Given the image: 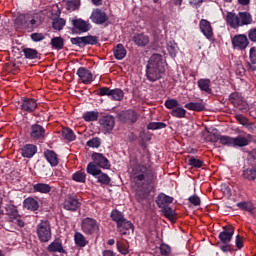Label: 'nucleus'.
I'll return each mask as SVG.
<instances>
[{"label":"nucleus","mask_w":256,"mask_h":256,"mask_svg":"<svg viewBox=\"0 0 256 256\" xmlns=\"http://www.w3.org/2000/svg\"><path fill=\"white\" fill-rule=\"evenodd\" d=\"M84 45H96L97 37L95 36H84Z\"/></svg>","instance_id":"nucleus-54"},{"label":"nucleus","mask_w":256,"mask_h":256,"mask_svg":"<svg viewBox=\"0 0 256 256\" xmlns=\"http://www.w3.org/2000/svg\"><path fill=\"white\" fill-rule=\"evenodd\" d=\"M98 117H99V113L95 111L86 112L83 114V119L88 122L97 121Z\"/></svg>","instance_id":"nucleus-45"},{"label":"nucleus","mask_w":256,"mask_h":256,"mask_svg":"<svg viewBox=\"0 0 256 256\" xmlns=\"http://www.w3.org/2000/svg\"><path fill=\"white\" fill-rule=\"evenodd\" d=\"M6 215L8 217V220L11 223H15V220L17 219L19 212L17 211V207L13 205L6 206Z\"/></svg>","instance_id":"nucleus-26"},{"label":"nucleus","mask_w":256,"mask_h":256,"mask_svg":"<svg viewBox=\"0 0 256 256\" xmlns=\"http://www.w3.org/2000/svg\"><path fill=\"white\" fill-rule=\"evenodd\" d=\"M99 125L103 131V133H111L115 128V117L111 115L103 116L99 119Z\"/></svg>","instance_id":"nucleus-12"},{"label":"nucleus","mask_w":256,"mask_h":256,"mask_svg":"<svg viewBox=\"0 0 256 256\" xmlns=\"http://www.w3.org/2000/svg\"><path fill=\"white\" fill-rule=\"evenodd\" d=\"M90 20L92 23H95V25H103L109 21V16L105 11L95 8L90 15Z\"/></svg>","instance_id":"nucleus-11"},{"label":"nucleus","mask_w":256,"mask_h":256,"mask_svg":"<svg viewBox=\"0 0 256 256\" xmlns=\"http://www.w3.org/2000/svg\"><path fill=\"white\" fill-rule=\"evenodd\" d=\"M219 141L221 145H225L226 147H234V138L231 136H219Z\"/></svg>","instance_id":"nucleus-42"},{"label":"nucleus","mask_w":256,"mask_h":256,"mask_svg":"<svg viewBox=\"0 0 256 256\" xmlns=\"http://www.w3.org/2000/svg\"><path fill=\"white\" fill-rule=\"evenodd\" d=\"M185 109H188V111H204L205 104L201 102H190L185 104Z\"/></svg>","instance_id":"nucleus-33"},{"label":"nucleus","mask_w":256,"mask_h":256,"mask_svg":"<svg viewBox=\"0 0 256 256\" xmlns=\"http://www.w3.org/2000/svg\"><path fill=\"white\" fill-rule=\"evenodd\" d=\"M30 137L32 139H43V137H45V128L39 124L32 125Z\"/></svg>","instance_id":"nucleus-22"},{"label":"nucleus","mask_w":256,"mask_h":256,"mask_svg":"<svg viewBox=\"0 0 256 256\" xmlns=\"http://www.w3.org/2000/svg\"><path fill=\"white\" fill-rule=\"evenodd\" d=\"M134 182L138 185V190L143 191V185H149L155 179L153 171L149 170L145 165H138L133 169Z\"/></svg>","instance_id":"nucleus-2"},{"label":"nucleus","mask_w":256,"mask_h":256,"mask_svg":"<svg viewBox=\"0 0 256 256\" xmlns=\"http://www.w3.org/2000/svg\"><path fill=\"white\" fill-rule=\"evenodd\" d=\"M51 189H53V187L47 183H37L33 185L34 193H42L47 195L48 193H51Z\"/></svg>","instance_id":"nucleus-25"},{"label":"nucleus","mask_w":256,"mask_h":256,"mask_svg":"<svg viewBox=\"0 0 256 256\" xmlns=\"http://www.w3.org/2000/svg\"><path fill=\"white\" fill-rule=\"evenodd\" d=\"M81 229L85 235H93L99 232V223L93 218H85L82 220Z\"/></svg>","instance_id":"nucleus-8"},{"label":"nucleus","mask_w":256,"mask_h":256,"mask_svg":"<svg viewBox=\"0 0 256 256\" xmlns=\"http://www.w3.org/2000/svg\"><path fill=\"white\" fill-rule=\"evenodd\" d=\"M235 243L238 249H243V238H241V236H236Z\"/></svg>","instance_id":"nucleus-61"},{"label":"nucleus","mask_w":256,"mask_h":256,"mask_svg":"<svg viewBox=\"0 0 256 256\" xmlns=\"http://www.w3.org/2000/svg\"><path fill=\"white\" fill-rule=\"evenodd\" d=\"M71 24L76 29V31H79L80 33H87L89 29H91V24L89 21H85L81 18H75L71 20Z\"/></svg>","instance_id":"nucleus-16"},{"label":"nucleus","mask_w":256,"mask_h":256,"mask_svg":"<svg viewBox=\"0 0 256 256\" xmlns=\"http://www.w3.org/2000/svg\"><path fill=\"white\" fill-rule=\"evenodd\" d=\"M124 117L126 121H130V123L137 122V119H139V116L137 115V112L133 110H128L124 113Z\"/></svg>","instance_id":"nucleus-44"},{"label":"nucleus","mask_w":256,"mask_h":256,"mask_svg":"<svg viewBox=\"0 0 256 256\" xmlns=\"http://www.w3.org/2000/svg\"><path fill=\"white\" fill-rule=\"evenodd\" d=\"M72 179L76 181V183H85L87 174H85L84 171H77L72 175Z\"/></svg>","instance_id":"nucleus-39"},{"label":"nucleus","mask_w":256,"mask_h":256,"mask_svg":"<svg viewBox=\"0 0 256 256\" xmlns=\"http://www.w3.org/2000/svg\"><path fill=\"white\" fill-rule=\"evenodd\" d=\"M252 139L253 136L251 134L238 135L234 138V147H247Z\"/></svg>","instance_id":"nucleus-20"},{"label":"nucleus","mask_w":256,"mask_h":256,"mask_svg":"<svg viewBox=\"0 0 256 256\" xmlns=\"http://www.w3.org/2000/svg\"><path fill=\"white\" fill-rule=\"evenodd\" d=\"M81 7V0H66L65 8L67 11H77Z\"/></svg>","instance_id":"nucleus-34"},{"label":"nucleus","mask_w":256,"mask_h":256,"mask_svg":"<svg viewBox=\"0 0 256 256\" xmlns=\"http://www.w3.org/2000/svg\"><path fill=\"white\" fill-rule=\"evenodd\" d=\"M79 207H81V202H79L77 196H67L65 198L63 208L66 211H77Z\"/></svg>","instance_id":"nucleus-14"},{"label":"nucleus","mask_w":256,"mask_h":256,"mask_svg":"<svg viewBox=\"0 0 256 256\" xmlns=\"http://www.w3.org/2000/svg\"><path fill=\"white\" fill-rule=\"evenodd\" d=\"M23 205L25 209H28V211H37L39 209V202L34 198H26L23 202Z\"/></svg>","instance_id":"nucleus-27"},{"label":"nucleus","mask_w":256,"mask_h":256,"mask_svg":"<svg viewBox=\"0 0 256 256\" xmlns=\"http://www.w3.org/2000/svg\"><path fill=\"white\" fill-rule=\"evenodd\" d=\"M240 209H244L245 211H253V206L246 202H240L237 204Z\"/></svg>","instance_id":"nucleus-58"},{"label":"nucleus","mask_w":256,"mask_h":256,"mask_svg":"<svg viewBox=\"0 0 256 256\" xmlns=\"http://www.w3.org/2000/svg\"><path fill=\"white\" fill-rule=\"evenodd\" d=\"M47 250L49 253H65V249H63V244L61 242L54 241L48 247Z\"/></svg>","instance_id":"nucleus-32"},{"label":"nucleus","mask_w":256,"mask_h":256,"mask_svg":"<svg viewBox=\"0 0 256 256\" xmlns=\"http://www.w3.org/2000/svg\"><path fill=\"white\" fill-rule=\"evenodd\" d=\"M156 203L160 209L169 207V205H171V203H173V197L167 196V195L161 193L158 195Z\"/></svg>","instance_id":"nucleus-23"},{"label":"nucleus","mask_w":256,"mask_h":256,"mask_svg":"<svg viewBox=\"0 0 256 256\" xmlns=\"http://www.w3.org/2000/svg\"><path fill=\"white\" fill-rule=\"evenodd\" d=\"M100 95L101 96H107L110 97L112 101H123V97H125V93L123 90L119 88L110 89L108 87H103L100 89Z\"/></svg>","instance_id":"nucleus-9"},{"label":"nucleus","mask_w":256,"mask_h":256,"mask_svg":"<svg viewBox=\"0 0 256 256\" xmlns=\"http://www.w3.org/2000/svg\"><path fill=\"white\" fill-rule=\"evenodd\" d=\"M44 157L51 167H57L59 165V158L57 157V153L53 150H46L44 152Z\"/></svg>","instance_id":"nucleus-24"},{"label":"nucleus","mask_w":256,"mask_h":256,"mask_svg":"<svg viewBox=\"0 0 256 256\" xmlns=\"http://www.w3.org/2000/svg\"><path fill=\"white\" fill-rule=\"evenodd\" d=\"M165 73V63L163 62V56L159 54H153L147 64L146 77L148 81L152 83L159 81Z\"/></svg>","instance_id":"nucleus-1"},{"label":"nucleus","mask_w":256,"mask_h":256,"mask_svg":"<svg viewBox=\"0 0 256 256\" xmlns=\"http://www.w3.org/2000/svg\"><path fill=\"white\" fill-rule=\"evenodd\" d=\"M87 173L97 179V183H100V185H109L111 183L109 175L103 173L95 164L89 163L87 165Z\"/></svg>","instance_id":"nucleus-7"},{"label":"nucleus","mask_w":256,"mask_h":256,"mask_svg":"<svg viewBox=\"0 0 256 256\" xmlns=\"http://www.w3.org/2000/svg\"><path fill=\"white\" fill-rule=\"evenodd\" d=\"M111 218L117 224V229L120 235H129V233H133L134 231L133 223L125 219V216H123V213H121L118 210H113L111 212Z\"/></svg>","instance_id":"nucleus-5"},{"label":"nucleus","mask_w":256,"mask_h":256,"mask_svg":"<svg viewBox=\"0 0 256 256\" xmlns=\"http://www.w3.org/2000/svg\"><path fill=\"white\" fill-rule=\"evenodd\" d=\"M132 41L137 47H147V45H149V37L144 33L134 34Z\"/></svg>","instance_id":"nucleus-21"},{"label":"nucleus","mask_w":256,"mask_h":256,"mask_svg":"<svg viewBox=\"0 0 256 256\" xmlns=\"http://www.w3.org/2000/svg\"><path fill=\"white\" fill-rule=\"evenodd\" d=\"M235 118L238 121V123H240V125H243L244 127H246V129H248V131H253L255 129V125H253V123H251L249 121V119H247L245 116H243L241 114H236Z\"/></svg>","instance_id":"nucleus-28"},{"label":"nucleus","mask_w":256,"mask_h":256,"mask_svg":"<svg viewBox=\"0 0 256 256\" xmlns=\"http://www.w3.org/2000/svg\"><path fill=\"white\" fill-rule=\"evenodd\" d=\"M36 234L41 243H48V241H51V223L47 220H42L36 226Z\"/></svg>","instance_id":"nucleus-6"},{"label":"nucleus","mask_w":256,"mask_h":256,"mask_svg":"<svg viewBox=\"0 0 256 256\" xmlns=\"http://www.w3.org/2000/svg\"><path fill=\"white\" fill-rule=\"evenodd\" d=\"M172 117H176V119H183L187 115V110H185L183 107L177 106L174 110L170 113Z\"/></svg>","instance_id":"nucleus-37"},{"label":"nucleus","mask_w":256,"mask_h":256,"mask_svg":"<svg viewBox=\"0 0 256 256\" xmlns=\"http://www.w3.org/2000/svg\"><path fill=\"white\" fill-rule=\"evenodd\" d=\"M251 157H252V165L253 167H256V149L252 150Z\"/></svg>","instance_id":"nucleus-63"},{"label":"nucleus","mask_w":256,"mask_h":256,"mask_svg":"<svg viewBox=\"0 0 256 256\" xmlns=\"http://www.w3.org/2000/svg\"><path fill=\"white\" fill-rule=\"evenodd\" d=\"M235 233V228L232 226H224L223 231L219 234V239L223 245H229L231 243V239H233V235Z\"/></svg>","instance_id":"nucleus-15"},{"label":"nucleus","mask_w":256,"mask_h":256,"mask_svg":"<svg viewBox=\"0 0 256 256\" xmlns=\"http://www.w3.org/2000/svg\"><path fill=\"white\" fill-rule=\"evenodd\" d=\"M77 75L82 83L84 85H89L93 83V73L91 71L87 70V68L80 67L77 70Z\"/></svg>","instance_id":"nucleus-17"},{"label":"nucleus","mask_w":256,"mask_h":256,"mask_svg":"<svg viewBox=\"0 0 256 256\" xmlns=\"http://www.w3.org/2000/svg\"><path fill=\"white\" fill-rule=\"evenodd\" d=\"M88 147H93L95 149L101 147V139L99 138H92L87 142Z\"/></svg>","instance_id":"nucleus-52"},{"label":"nucleus","mask_w":256,"mask_h":256,"mask_svg":"<svg viewBox=\"0 0 256 256\" xmlns=\"http://www.w3.org/2000/svg\"><path fill=\"white\" fill-rule=\"evenodd\" d=\"M35 153H37V146H35L33 144L25 145L22 148V155L24 157H27L28 159H31V157H33V155H35Z\"/></svg>","instance_id":"nucleus-30"},{"label":"nucleus","mask_w":256,"mask_h":256,"mask_svg":"<svg viewBox=\"0 0 256 256\" xmlns=\"http://www.w3.org/2000/svg\"><path fill=\"white\" fill-rule=\"evenodd\" d=\"M160 253L163 256H169L171 255V247L167 244H161L160 245Z\"/></svg>","instance_id":"nucleus-53"},{"label":"nucleus","mask_w":256,"mask_h":256,"mask_svg":"<svg viewBox=\"0 0 256 256\" xmlns=\"http://www.w3.org/2000/svg\"><path fill=\"white\" fill-rule=\"evenodd\" d=\"M220 249L224 253H227V252L231 251V246L229 244H224V245L220 246Z\"/></svg>","instance_id":"nucleus-62"},{"label":"nucleus","mask_w":256,"mask_h":256,"mask_svg":"<svg viewBox=\"0 0 256 256\" xmlns=\"http://www.w3.org/2000/svg\"><path fill=\"white\" fill-rule=\"evenodd\" d=\"M51 45L53 49H57V51H60V49H63V46L65 45V43L63 42V38L54 37L51 39Z\"/></svg>","instance_id":"nucleus-40"},{"label":"nucleus","mask_w":256,"mask_h":256,"mask_svg":"<svg viewBox=\"0 0 256 256\" xmlns=\"http://www.w3.org/2000/svg\"><path fill=\"white\" fill-rule=\"evenodd\" d=\"M167 51L171 57H177V53H179V46L175 41H170L167 44Z\"/></svg>","instance_id":"nucleus-36"},{"label":"nucleus","mask_w":256,"mask_h":256,"mask_svg":"<svg viewBox=\"0 0 256 256\" xmlns=\"http://www.w3.org/2000/svg\"><path fill=\"white\" fill-rule=\"evenodd\" d=\"M188 165H190V167L200 169V167H203V162L195 157H190L188 160Z\"/></svg>","instance_id":"nucleus-50"},{"label":"nucleus","mask_w":256,"mask_h":256,"mask_svg":"<svg viewBox=\"0 0 256 256\" xmlns=\"http://www.w3.org/2000/svg\"><path fill=\"white\" fill-rule=\"evenodd\" d=\"M21 111L26 113H33L37 109V101L33 98L23 99L20 105Z\"/></svg>","instance_id":"nucleus-18"},{"label":"nucleus","mask_w":256,"mask_h":256,"mask_svg":"<svg viewBox=\"0 0 256 256\" xmlns=\"http://www.w3.org/2000/svg\"><path fill=\"white\" fill-rule=\"evenodd\" d=\"M71 43L72 45H78V47H82V45H85L83 37L71 38Z\"/></svg>","instance_id":"nucleus-57"},{"label":"nucleus","mask_w":256,"mask_h":256,"mask_svg":"<svg viewBox=\"0 0 256 256\" xmlns=\"http://www.w3.org/2000/svg\"><path fill=\"white\" fill-rule=\"evenodd\" d=\"M102 255L103 256H116L115 252H113L112 250H104Z\"/></svg>","instance_id":"nucleus-64"},{"label":"nucleus","mask_w":256,"mask_h":256,"mask_svg":"<svg viewBox=\"0 0 256 256\" xmlns=\"http://www.w3.org/2000/svg\"><path fill=\"white\" fill-rule=\"evenodd\" d=\"M30 37L35 43H39V41H43V39H45V35L43 33H32Z\"/></svg>","instance_id":"nucleus-55"},{"label":"nucleus","mask_w":256,"mask_h":256,"mask_svg":"<svg viewBox=\"0 0 256 256\" xmlns=\"http://www.w3.org/2000/svg\"><path fill=\"white\" fill-rule=\"evenodd\" d=\"M232 47L238 51H243L249 47V39L245 34H237L232 38Z\"/></svg>","instance_id":"nucleus-10"},{"label":"nucleus","mask_w":256,"mask_h":256,"mask_svg":"<svg viewBox=\"0 0 256 256\" xmlns=\"http://www.w3.org/2000/svg\"><path fill=\"white\" fill-rule=\"evenodd\" d=\"M15 23L20 29H26V31H33L41 25V15L38 13L24 14L16 18Z\"/></svg>","instance_id":"nucleus-4"},{"label":"nucleus","mask_w":256,"mask_h":256,"mask_svg":"<svg viewBox=\"0 0 256 256\" xmlns=\"http://www.w3.org/2000/svg\"><path fill=\"white\" fill-rule=\"evenodd\" d=\"M117 249L119 251V253H121V255H127L129 253V246H127V244L118 241L116 243Z\"/></svg>","instance_id":"nucleus-48"},{"label":"nucleus","mask_w":256,"mask_h":256,"mask_svg":"<svg viewBox=\"0 0 256 256\" xmlns=\"http://www.w3.org/2000/svg\"><path fill=\"white\" fill-rule=\"evenodd\" d=\"M165 127H167V124L163 122H151L148 124L147 129L155 131L157 129H165Z\"/></svg>","instance_id":"nucleus-46"},{"label":"nucleus","mask_w":256,"mask_h":256,"mask_svg":"<svg viewBox=\"0 0 256 256\" xmlns=\"http://www.w3.org/2000/svg\"><path fill=\"white\" fill-rule=\"evenodd\" d=\"M199 28L206 39H211V37H213V27H211L210 21H207L206 19L200 20Z\"/></svg>","instance_id":"nucleus-19"},{"label":"nucleus","mask_w":256,"mask_h":256,"mask_svg":"<svg viewBox=\"0 0 256 256\" xmlns=\"http://www.w3.org/2000/svg\"><path fill=\"white\" fill-rule=\"evenodd\" d=\"M198 87L204 93H211V80L209 78H201L198 80Z\"/></svg>","instance_id":"nucleus-29"},{"label":"nucleus","mask_w":256,"mask_h":256,"mask_svg":"<svg viewBox=\"0 0 256 256\" xmlns=\"http://www.w3.org/2000/svg\"><path fill=\"white\" fill-rule=\"evenodd\" d=\"M165 107L166 109H171L173 111L179 107V101H177V99H168L165 101Z\"/></svg>","instance_id":"nucleus-49"},{"label":"nucleus","mask_w":256,"mask_h":256,"mask_svg":"<svg viewBox=\"0 0 256 256\" xmlns=\"http://www.w3.org/2000/svg\"><path fill=\"white\" fill-rule=\"evenodd\" d=\"M249 57L252 65H256V47L250 48Z\"/></svg>","instance_id":"nucleus-56"},{"label":"nucleus","mask_w":256,"mask_h":256,"mask_svg":"<svg viewBox=\"0 0 256 256\" xmlns=\"http://www.w3.org/2000/svg\"><path fill=\"white\" fill-rule=\"evenodd\" d=\"M244 179L248 181H255L256 179V169L255 168H247L243 171Z\"/></svg>","instance_id":"nucleus-38"},{"label":"nucleus","mask_w":256,"mask_h":256,"mask_svg":"<svg viewBox=\"0 0 256 256\" xmlns=\"http://www.w3.org/2000/svg\"><path fill=\"white\" fill-rule=\"evenodd\" d=\"M74 240L78 247H85L87 245V239H85V236L81 232L74 234Z\"/></svg>","instance_id":"nucleus-35"},{"label":"nucleus","mask_w":256,"mask_h":256,"mask_svg":"<svg viewBox=\"0 0 256 256\" xmlns=\"http://www.w3.org/2000/svg\"><path fill=\"white\" fill-rule=\"evenodd\" d=\"M92 159L93 162L90 163H92L98 168L100 167L101 169H109V167H111V164H109V160L107 159V157H105L101 153H93Z\"/></svg>","instance_id":"nucleus-13"},{"label":"nucleus","mask_w":256,"mask_h":256,"mask_svg":"<svg viewBox=\"0 0 256 256\" xmlns=\"http://www.w3.org/2000/svg\"><path fill=\"white\" fill-rule=\"evenodd\" d=\"M248 38L252 41V43H256V28H251L248 31Z\"/></svg>","instance_id":"nucleus-60"},{"label":"nucleus","mask_w":256,"mask_h":256,"mask_svg":"<svg viewBox=\"0 0 256 256\" xmlns=\"http://www.w3.org/2000/svg\"><path fill=\"white\" fill-rule=\"evenodd\" d=\"M225 21L231 29H238V27L251 25V23H253V16L248 12H239L238 14H235L234 12H227Z\"/></svg>","instance_id":"nucleus-3"},{"label":"nucleus","mask_w":256,"mask_h":256,"mask_svg":"<svg viewBox=\"0 0 256 256\" xmlns=\"http://www.w3.org/2000/svg\"><path fill=\"white\" fill-rule=\"evenodd\" d=\"M162 209V213L163 215L167 218V219H173V217L175 216V211L173 210V208L166 206Z\"/></svg>","instance_id":"nucleus-51"},{"label":"nucleus","mask_w":256,"mask_h":256,"mask_svg":"<svg viewBox=\"0 0 256 256\" xmlns=\"http://www.w3.org/2000/svg\"><path fill=\"white\" fill-rule=\"evenodd\" d=\"M189 202L192 204V205H195L196 207L201 205V199L199 198V196L197 195H194V196H191L189 198Z\"/></svg>","instance_id":"nucleus-59"},{"label":"nucleus","mask_w":256,"mask_h":256,"mask_svg":"<svg viewBox=\"0 0 256 256\" xmlns=\"http://www.w3.org/2000/svg\"><path fill=\"white\" fill-rule=\"evenodd\" d=\"M62 137H64V139L67 141H75L76 139L75 133L69 128L62 129Z\"/></svg>","instance_id":"nucleus-43"},{"label":"nucleus","mask_w":256,"mask_h":256,"mask_svg":"<svg viewBox=\"0 0 256 256\" xmlns=\"http://www.w3.org/2000/svg\"><path fill=\"white\" fill-rule=\"evenodd\" d=\"M114 56L116 59H118V61H121V59H125V57L127 56V50L125 49V46H123V44H118L114 48Z\"/></svg>","instance_id":"nucleus-31"},{"label":"nucleus","mask_w":256,"mask_h":256,"mask_svg":"<svg viewBox=\"0 0 256 256\" xmlns=\"http://www.w3.org/2000/svg\"><path fill=\"white\" fill-rule=\"evenodd\" d=\"M23 53L26 59H37V50L31 48H25Z\"/></svg>","instance_id":"nucleus-47"},{"label":"nucleus","mask_w":256,"mask_h":256,"mask_svg":"<svg viewBox=\"0 0 256 256\" xmlns=\"http://www.w3.org/2000/svg\"><path fill=\"white\" fill-rule=\"evenodd\" d=\"M66 23L67 22L63 18H55L52 22V27L56 31H61V29H63V27H65Z\"/></svg>","instance_id":"nucleus-41"}]
</instances>
